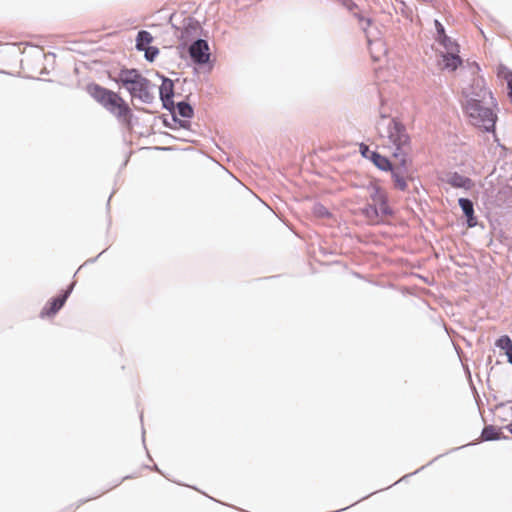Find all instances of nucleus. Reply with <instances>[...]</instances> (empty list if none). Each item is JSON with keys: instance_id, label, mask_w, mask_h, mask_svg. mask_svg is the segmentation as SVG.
<instances>
[{"instance_id": "f257e3e1", "label": "nucleus", "mask_w": 512, "mask_h": 512, "mask_svg": "<svg viewBox=\"0 0 512 512\" xmlns=\"http://www.w3.org/2000/svg\"><path fill=\"white\" fill-rule=\"evenodd\" d=\"M86 92L106 109L117 122L127 130L133 129L134 112L128 102L119 93L108 90L101 85L91 83L86 86Z\"/></svg>"}, {"instance_id": "f03ea898", "label": "nucleus", "mask_w": 512, "mask_h": 512, "mask_svg": "<svg viewBox=\"0 0 512 512\" xmlns=\"http://www.w3.org/2000/svg\"><path fill=\"white\" fill-rule=\"evenodd\" d=\"M376 129H378L382 145L392 151L393 157H402L407 153L411 139L401 122L395 118L382 115L379 121L376 122Z\"/></svg>"}, {"instance_id": "7ed1b4c3", "label": "nucleus", "mask_w": 512, "mask_h": 512, "mask_svg": "<svg viewBox=\"0 0 512 512\" xmlns=\"http://www.w3.org/2000/svg\"><path fill=\"white\" fill-rule=\"evenodd\" d=\"M115 81L125 87L133 99H140L144 102H149L152 99L149 80L135 69L120 70Z\"/></svg>"}, {"instance_id": "20e7f679", "label": "nucleus", "mask_w": 512, "mask_h": 512, "mask_svg": "<svg viewBox=\"0 0 512 512\" xmlns=\"http://www.w3.org/2000/svg\"><path fill=\"white\" fill-rule=\"evenodd\" d=\"M485 100L460 101L461 108L468 117L471 124L486 131L494 129L497 121V114L492 108L484 107L481 103Z\"/></svg>"}, {"instance_id": "39448f33", "label": "nucleus", "mask_w": 512, "mask_h": 512, "mask_svg": "<svg viewBox=\"0 0 512 512\" xmlns=\"http://www.w3.org/2000/svg\"><path fill=\"white\" fill-rule=\"evenodd\" d=\"M371 204L363 210L372 222H377L381 218L391 214L389 204L387 203L386 193L377 184L369 186Z\"/></svg>"}, {"instance_id": "423d86ee", "label": "nucleus", "mask_w": 512, "mask_h": 512, "mask_svg": "<svg viewBox=\"0 0 512 512\" xmlns=\"http://www.w3.org/2000/svg\"><path fill=\"white\" fill-rule=\"evenodd\" d=\"M492 99V93L486 86L485 79L476 70H472L470 81L461 89L460 101Z\"/></svg>"}, {"instance_id": "0eeeda50", "label": "nucleus", "mask_w": 512, "mask_h": 512, "mask_svg": "<svg viewBox=\"0 0 512 512\" xmlns=\"http://www.w3.org/2000/svg\"><path fill=\"white\" fill-rule=\"evenodd\" d=\"M191 59L199 64L207 63L210 59L209 46L206 40L194 41L190 48Z\"/></svg>"}, {"instance_id": "6e6552de", "label": "nucleus", "mask_w": 512, "mask_h": 512, "mask_svg": "<svg viewBox=\"0 0 512 512\" xmlns=\"http://www.w3.org/2000/svg\"><path fill=\"white\" fill-rule=\"evenodd\" d=\"M73 288V284L67 289L64 293L59 295L56 298H53L50 302L46 304L45 307L42 308L40 312V316L43 317H51L60 311L62 306L64 305L66 299L69 297L71 290Z\"/></svg>"}, {"instance_id": "1a4fd4ad", "label": "nucleus", "mask_w": 512, "mask_h": 512, "mask_svg": "<svg viewBox=\"0 0 512 512\" xmlns=\"http://www.w3.org/2000/svg\"><path fill=\"white\" fill-rule=\"evenodd\" d=\"M159 94L164 107L170 109L173 106V82L169 79L162 80L159 87Z\"/></svg>"}, {"instance_id": "9d476101", "label": "nucleus", "mask_w": 512, "mask_h": 512, "mask_svg": "<svg viewBox=\"0 0 512 512\" xmlns=\"http://www.w3.org/2000/svg\"><path fill=\"white\" fill-rule=\"evenodd\" d=\"M442 67L449 71H454L461 65V59L458 52H446L442 55Z\"/></svg>"}, {"instance_id": "9b49d317", "label": "nucleus", "mask_w": 512, "mask_h": 512, "mask_svg": "<svg viewBox=\"0 0 512 512\" xmlns=\"http://www.w3.org/2000/svg\"><path fill=\"white\" fill-rule=\"evenodd\" d=\"M459 206L467 217L468 226L473 227L476 225L475 216H473V205L472 202L467 198H459Z\"/></svg>"}, {"instance_id": "f8f14e48", "label": "nucleus", "mask_w": 512, "mask_h": 512, "mask_svg": "<svg viewBox=\"0 0 512 512\" xmlns=\"http://www.w3.org/2000/svg\"><path fill=\"white\" fill-rule=\"evenodd\" d=\"M369 159L372 161L374 165H376L381 170L388 171L392 169L390 160L377 152H371V156H369Z\"/></svg>"}, {"instance_id": "ddd939ff", "label": "nucleus", "mask_w": 512, "mask_h": 512, "mask_svg": "<svg viewBox=\"0 0 512 512\" xmlns=\"http://www.w3.org/2000/svg\"><path fill=\"white\" fill-rule=\"evenodd\" d=\"M153 41L152 35L147 30H140L137 34L136 49L143 51L145 48L150 47V43Z\"/></svg>"}, {"instance_id": "4468645a", "label": "nucleus", "mask_w": 512, "mask_h": 512, "mask_svg": "<svg viewBox=\"0 0 512 512\" xmlns=\"http://www.w3.org/2000/svg\"><path fill=\"white\" fill-rule=\"evenodd\" d=\"M448 184L451 185L452 187L465 189H469L472 185L471 180L468 177L460 176L458 174L450 176L448 179Z\"/></svg>"}, {"instance_id": "2eb2a0df", "label": "nucleus", "mask_w": 512, "mask_h": 512, "mask_svg": "<svg viewBox=\"0 0 512 512\" xmlns=\"http://www.w3.org/2000/svg\"><path fill=\"white\" fill-rule=\"evenodd\" d=\"M499 435H500V432L498 429H496L492 426H489V427L484 428V430H482L481 438H483L485 440H494V439H499Z\"/></svg>"}, {"instance_id": "dca6fc26", "label": "nucleus", "mask_w": 512, "mask_h": 512, "mask_svg": "<svg viewBox=\"0 0 512 512\" xmlns=\"http://www.w3.org/2000/svg\"><path fill=\"white\" fill-rule=\"evenodd\" d=\"M496 346L499 349L506 351V353L512 351V342H511V339H510V337L508 335L501 336L497 340Z\"/></svg>"}, {"instance_id": "f3484780", "label": "nucleus", "mask_w": 512, "mask_h": 512, "mask_svg": "<svg viewBox=\"0 0 512 512\" xmlns=\"http://www.w3.org/2000/svg\"><path fill=\"white\" fill-rule=\"evenodd\" d=\"M178 114L183 118H190L193 114L191 106L186 102H179L177 105Z\"/></svg>"}, {"instance_id": "a211bd4d", "label": "nucleus", "mask_w": 512, "mask_h": 512, "mask_svg": "<svg viewBox=\"0 0 512 512\" xmlns=\"http://www.w3.org/2000/svg\"><path fill=\"white\" fill-rule=\"evenodd\" d=\"M439 42L442 43L446 52H459L458 44L454 40L447 37V40L440 39Z\"/></svg>"}, {"instance_id": "6ab92c4d", "label": "nucleus", "mask_w": 512, "mask_h": 512, "mask_svg": "<svg viewBox=\"0 0 512 512\" xmlns=\"http://www.w3.org/2000/svg\"><path fill=\"white\" fill-rule=\"evenodd\" d=\"M392 177H393V181H394V186L397 188V189H400L402 191H404L407 187V184H406V181L404 179L403 176L397 174L396 172H392Z\"/></svg>"}, {"instance_id": "aec40b11", "label": "nucleus", "mask_w": 512, "mask_h": 512, "mask_svg": "<svg viewBox=\"0 0 512 512\" xmlns=\"http://www.w3.org/2000/svg\"><path fill=\"white\" fill-rule=\"evenodd\" d=\"M142 51H145V58L148 61H155V59L159 53L158 48L152 47V46L147 47V48L143 49Z\"/></svg>"}, {"instance_id": "412c9836", "label": "nucleus", "mask_w": 512, "mask_h": 512, "mask_svg": "<svg viewBox=\"0 0 512 512\" xmlns=\"http://www.w3.org/2000/svg\"><path fill=\"white\" fill-rule=\"evenodd\" d=\"M435 28H436V31H437V39L438 41L440 39H444V41L447 40V35L445 34V29H444V26L442 23H440L439 21H435Z\"/></svg>"}, {"instance_id": "4be33fe9", "label": "nucleus", "mask_w": 512, "mask_h": 512, "mask_svg": "<svg viewBox=\"0 0 512 512\" xmlns=\"http://www.w3.org/2000/svg\"><path fill=\"white\" fill-rule=\"evenodd\" d=\"M337 3H340L343 7L348 9L349 11H353L357 8V4L352 0H336Z\"/></svg>"}, {"instance_id": "5701e85b", "label": "nucleus", "mask_w": 512, "mask_h": 512, "mask_svg": "<svg viewBox=\"0 0 512 512\" xmlns=\"http://www.w3.org/2000/svg\"><path fill=\"white\" fill-rule=\"evenodd\" d=\"M360 152H361L362 156L369 158L371 156L372 151L370 150V148L367 145L361 144Z\"/></svg>"}, {"instance_id": "b1692460", "label": "nucleus", "mask_w": 512, "mask_h": 512, "mask_svg": "<svg viewBox=\"0 0 512 512\" xmlns=\"http://www.w3.org/2000/svg\"><path fill=\"white\" fill-rule=\"evenodd\" d=\"M509 96L512 100V73L508 76Z\"/></svg>"}, {"instance_id": "393cba45", "label": "nucleus", "mask_w": 512, "mask_h": 512, "mask_svg": "<svg viewBox=\"0 0 512 512\" xmlns=\"http://www.w3.org/2000/svg\"><path fill=\"white\" fill-rule=\"evenodd\" d=\"M507 357H508V361L512 364V350H510L509 352L506 353Z\"/></svg>"}, {"instance_id": "a878e982", "label": "nucleus", "mask_w": 512, "mask_h": 512, "mask_svg": "<svg viewBox=\"0 0 512 512\" xmlns=\"http://www.w3.org/2000/svg\"><path fill=\"white\" fill-rule=\"evenodd\" d=\"M509 430L512 433V421H511V424L509 425Z\"/></svg>"}, {"instance_id": "bb28decb", "label": "nucleus", "mask_w": 512, "mask_h": 512, "mask_svg": "<svg viewBox=\"0 0 512 512\" xmlns=\"http://www.w3.org/2000/svg\"><path fill=\"white\" fill-rule=\"evenodd\" d=\"M425 2H429L430 0H424Z\"/></svg>"}]
</instances>
